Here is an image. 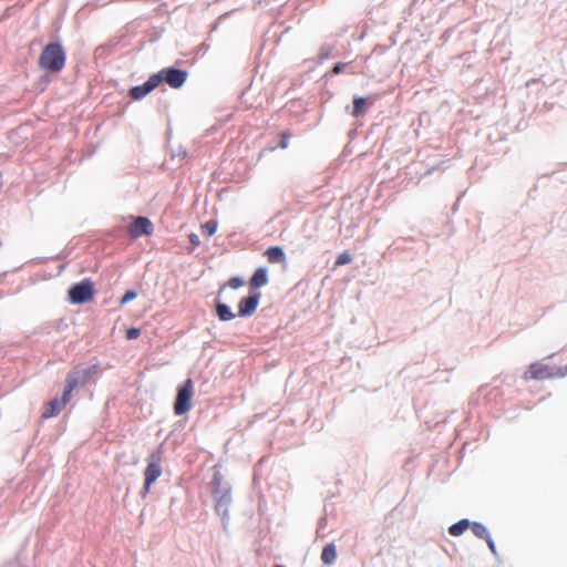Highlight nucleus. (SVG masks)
I'll list each match as a JSON object with an SVG mask.
<instances>
[{"mask_svg": "<svg viewBox=\"0 0 567 567\" xmlns=\"http://www.w3.org/2000/svg\"><path fill=\"white\" fill-rule=\"evenodd\" d=\"M89 374V370L71 372L66 378L65 386L74 390L78 385L84 384L86 382Z\"/></svg>", "mask_w": 567, "mask_h": 567, "instance_id": "nucleus-11", "label": "nucleus"}, {"mask_svg": "<svg viewBox=\"0 0 567 567\" xmlns=\"http://www.w3.org/2000/svg\"><path fill=\"white\" fill-rule=\"evenodd\" d=\"M336 558H337L336 546L333 544L326 545L321 553V560L326 565H331L336 561Z\"/></svg>", "mask_w": 567, "mask_h": 567, "instance_id": "nucleus-16", "label": "nucleus"}, {"mask_svg": "<svg viewBox=\"0 0 567 567\" xmlns=\"http://www.w3.org/2000/svg\"><path fill=\"white\" fill-rule=\"evenodd\" d=\"M259 300L260 293H254L247 298H243L238 305V315L240 317L251 316L256 311Z\"/></svg>", "mask_w": 567, "mask_h": 567, "instance_id": "nucleus-10", "label": "nucleus"}, {"mask_svg": "<svg viewBox=\"0 0 567 567\" xmlns=\"http://www.w3.org/2000/svg\"><path fill=\"white\" fill-rule=\"evenodd\" d=\"M203 231L208 236H213L217 230V223L215 220H208L202 225Z\"/></svg>", "mask_w": 567, "mask_h": 567, "instance_id": "nucleus-20", "label": "nucleus"}, {"mask_svg": "<svg viewBox=\"0 0 567 567\" xmlns=\"http://www.w3.org/2000/svg\"><path fill=\"white\" fill-rule=\"evenodd\" d=\"M367 104V100L364 97H355L353 100V111H352V115L353 116H359L363 113V107L365 106Z\"/></svg>", "mask_w": 567, "mask_h": 567, "instance_id": "nucleus-19", "label": "nucleus"}, {"mask_svg": "<svg viewBox=\"0 0 567 567\" xmlns=\"http://www.w3.org/2000/svg\"><path fill=\"white\" fill-rule=\"evenodd\" d=\"M557 373H551L548 365L540 362L532 363L528 370L524 373V379L544 380L556 377Z\"/></svg>", "mask_w": 567, "mask_h": 567, "instance_id": "nucleus-8", "label": "nucleus"}, {"mask_svg": "<svg viewBox=\"0 0 567 567\" xmlns=\"http://www.w3.org/2000/svg\"><path fill=\"white\" fill-rule=\"evenodd\" d=\"M62 408H63V401H59V399H54L48 403L47 408L44 409V411L42 413V416L44 419L53 417L61 412Z\"/></svg>", "mask_w": 567, "mask_h": 567, "instance_id": "nucleus-14", "label": "nucleus"}, {"mask_svg": "<svg viewBox=\"0 0 567 567\" xmlns=\"http://www.w3.org/2000/svg\"><path fill=\"white\" fill-rule=\"evenodd\" d=\"M347 65H348L347 63H341V62H339V63H337V64L333 66L332 72H333L334 74H339V73H341V72L346 69V66H347Z\"/></svg>", "mask_w": 567, "mask_h": 567, "instance_id": "nucleus-27", "label": "nucleus"}, {"mask_svg": "<svg viewBox=\"0 0 567 567\" xmlns=\"http://www.w3.org/2000/svg\"><path fill=\"white\" fill-rule=\"evenodd\" d=\"M471 529H472L473 534L481 539L486 540L488 537H491V534H489L487 527L485 525H483L482 523L473 522L471 525Z\"/></svg>", "mask_w": 567, "mask_h": 567, "instance_id": "nucleus-18", "label": "nucleus"}, {"mask_svg": "<svg viewBox=\"0 0 567 567\" xmlns=\"http://www.w3.org/2000/svg\"><path fill=\"white\" fill-rule=\"evenodd\" d=\"M472 523L467 518H463L457 523L453 524L449 528V533L452 536H461L468 527H471Z\"/></svg>", "mask_w": 567, "mask_h": 567, "instance_id": "nucleus-17", "label": "nucleus"}, {"mask_svg": "<svg viewBox=\"0 0 567 567\" xmlns=\"http://www.w3.org/2000/svg\"><path fill=\"white\" fill-rule=\"evenodd\" d=\"M156 74L162 76V82L165 81L173 89H179L183 86L188 76L187 71L176 68H166Z\"/></svg>", "mask_w": 567, "mask_h": 567, "instance_id": "nucleus-6", "label": "nucleus"}, {"mask_svg": "<svg viewBox=\"0 0 567 567\" xmlns=\"http://www.w3.org/2000/svg\"><path fill=\"white\" fill-rule=\"evenodd\" d=\"M244 281L241 278L239 277H234L229 280L228 285L233 288V289H238L243 286Z\"/></svg>", "mask_w": 567, "mask_h": 567, "instance_id": "nucleus-24", "label": "nucleus"}, {"mask_svg": "<svg viewBox=\"0 0 567 567\" xmlns=\"http://www.w3.org/2000/svg\"><path fill=\"white\" fill-rule=\"evenodd\" d=\"M268 284V271L265 267L258 268L250 279L251 288L258 289Z\"/></svg>", "mask_w": 567, "mask_h": 567, "instance_id": "nucleus-12", "label": "nucleus"}, {"mask_svg": "<svg viewBox=\"0 0 567 567\" xmlns=\"http://www.w3.org/2000/svg\"><path fill=\"white\" fill-rule=\"evenodd\" d=\"M486 543H487V545H488V547H489L491 551H492L494 555H496V546H495V543H494V540L492 539V537H488V538L486 539Z\"/></svg>", "mask_w": 567, "mask_h": 567, "instance_id": "nucleus-28", "label": "nucleus"}, {"mask_svg": "<svg viewBox=\"0 0 567 567\" xmlns=\"http://www.w3.org/2000/svg\"><path fill=\"white\" fill-rule=\"evenodd\" d=\"M153 230V224L146 217H137L130 226V234L134 238L143 235H150Z\"/></svg>", "mask_w": 567, "mask_h": 567, "instance_id": "nucleus-9", "label": "nucleus"}, {"mask_svg": "<svg viewBox=\"0 0 567 567\" xmlns=\"http://www.w3.org/2000/svg\"><path fill=\"white\" fill-rule=\"evenodd\" d=\"M162 82V76L159 74H153L148 78V80L142 84L134 86L130 90V96L133 100H142L148 93H151L154 89H156Z\"/></svg>", "mask_w": 567, "mask_h": 567, "instance_id": "nucleus-7", "label": "nucleus"}, {"mask_svg": "<svg viewBox=\"0 0 567 567\" xmlns=\"http://www.w3.org/2000/svg\"><path fill=\"white\" fill-rule=\"evenodd\" d=\"M287 145H288L287 141H285V140H284V141L281 142V147H282V148H286V147H287Z\"/></svg>", "mask_w": 567, "mask_h": 567, "instance_id": "nucleus-30", "label": "nucleus"}, {"mask_svg": "<svg viewBox=\"0 0 567 567\" xmlns=\"http://www.w3.org/2000/svg\"><path fill=\"white\" fill-rule=\"evenodd\" d=\"M265 255L267 256L268 261L271 264H281L286 261L285 251L279 246L269 247Z\"/></svg>", "mask_w": 567, "mask_h": 567, "instance_id": "nucleus-13", "label": "nucleus"}, {"mask_svg": "<svg viewBox=\"0 0 567 567\" xmlns=\"http://www.w3.org/2000/svg\"><path fill=\"white\" fill-rule=\"evenodd\" d=\"M137 293L133 290H128L124 293V296L121 299V303L125 305L136 298Z\"/></svg>", "mask_w": 567, "mask_h": 567, "instance_id": "nucleus-22", "label": "nucleus"}, {"mask_svg": "<svg viewBox=\"0 0 567 567\" xmlns=\"http://www.w3.org/2000/svg\"><path fill=\"white\" fill-rule=\"evenodd\" d=\"M567 375V365L565 367V369H560L559 372H557V377H565Z\"/></svg>", "mask_w": 567, "mask_h": 567, "instance_id": "nucleus-29", "label": "nucleus"}, {"mask_svg": "<svg viewBox=\"0 0 567 567\" xmlns=\"http://www.w3.org/2000/svg\"><path fill=\"white\" fill-rule=\"evenodd\" d=\"M352 261V256L349 252H342L336 260V266H342Z\"/></svg>", "mask_w": 567, "mask_h": 567, "instance_id": "nucleus-21", "label": "nucleus"}, {"mask_svg": "<svg viewBox=\"0 0 567 567\" xmlns=\"http://www.w3.org/2000/svg\"><path fill=\"white\" fill-rule=\"evenodd\" d=\"M93 297V286L89 280H83L72 286L69 290V300L74 305L87 302Z\"/></svg>", "mask_w": 567, "mask_h": 567, "instance_id": "nucleus-4", "label": "nucleus"}, {"mask_svg": "<svg viewBox=\"0 0 567 567\" xmlns=\"http://www.w3.org/2000/svg\"><path fill=\"white\" fill-rule=\"evenodd\" d=\"M188 238H189V241H190L192 245H194V246H199L200 245V239H199V236L197 234L192 233V234H189Z\"/></svg>", "mask_w": 567, "mask_h": 567, "instance_id": "nucleus-26", "label": "nucleus"}, {"mask_svg": "<svg viewBox=\"0 0 567 567\" xmlns=\"http://www.w3.org/2000/svg\"><path fill=\"white\" fill-rule=\"evenodd\" d=\"M275 567H285V566H282V565H275Z\"/></svg>", "mask_w": 567, "mask_h": 567, "instance_id": "nucleus-31", "label": "nucleus"}, {"mask_svg": "<svg viewBox=\"0 0 567 567\" xmlns=\"http://www.w3.org/2000/svg\"><path fill=\"white\" fill-rule=\"evenodd\" d=\"M216 313L221 321H229L235 318V313L231 311V309L223 302L216 303Z\"/></svg>", "mask_w": 567, "mask_h": 567, "instance_id": "nucleus-15", "label": "nucleus"}, {"mask_svg": "<svg viewBox=\"0 0 567 567\" xmlns=\"http://www.w3.org/2000/svg\"><path fill=\"white\" fill-rule=\"evenodd\" d=\"M159 461L161 458L158 453H152L148 456V464L144 473V494L148 493L151 485L162 475V467Z\"/></svg>", "mask_w": 567, "mask_h": 567, "instance_id": "nucleus-5", "label": "nucleus"}, {"mask_svg": "<svg viewBox=\"0 0 567 567\" xmlns=\"http://www.w3.org/2000/svg\"><path fill=\"white\" fill-rule=\"evenodd\" d=\"M193 393V382L187 379L182 386L178 388L174 411L177 415H183L190 409V399Z\"/></svg>", "mask_w": 567, "mask_h": 567, "instance_id": "nucleus-3", "label": "nucleus"}, {"mask_svg": "<svg viewBox=\"0 0 567 567\" xmlns=\"http://www.w3.org/2000/svg\"><path fill=\"white\" fill-rule=\"evenodd\" d=\"M72 391H73V389H70V388L65 386V389L63 391V394H62V398L59 399V401H63V406L70 401V396H71Z\"/></svg>", "mask_w": 567, "mask_h": 567, "instance_id": "nucleus-25", "label": "nucleus"}, {"mask_svg": "<svg viewBox=\"0 0 567 567\" xmlns=\"http://www.w3.org/2000/svg\"><path fill=\"white\" fill-rule=\"evenodd\" d=\"M212 484L214 486L215 511L221 517L223 525L226 528L229 518V506L231 504V488L228 484H223L219 473L214 474Z\"/></svg>", "mask_w": 567, "mask_h": 567, "instance_id": "nucleus-1", "label": "nucleus"}, {"mask_svg": "<svg viewBox=\"0 0 567 567\" xmlns=\"http://www.w3.org/2000/svg\"><path fill=\"white\" fill-rule=\"evenodd\" d=\"M39 64L42 69L51 72H59L65 64V52L61 44L50 43L48 44L39 59Z\"/></svg>", "mask_w": 567, "mask_h": 567, "instance_id": "nucleus-2", "label": "nucleus"}, {"mask_svg": "<svg viewBox=\"0 0 567 567\" xmlns=\"http://www.w3.org/2000/svg\"><path fill=\"white\" fill-rule=\"evenodd\" d=\"M140 334H141V330H140V329H137V328H131V329H128V330L126 331V338H127L128 340L136 339V338H138V337H140Z\"/></svg>", "mask_w": 567, "mask_h": 567, "instance_id": "nucleus-23", "label": "nucleus"}]
</instances>
